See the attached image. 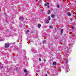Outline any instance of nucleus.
I'll return each mask as SVG.
<instances>
[{
  "mask_svg": "<svg viewBox=\"0 0 76 76\" xmlns=\"http://www.w3.org/2000/svg\"><path fill=\"white\" fill-rule=\"evenodd\" d=\"M68 72V69H67V71H66V72Z\"/></svg>",
  "mask_w": 76,
  "mask_h": 76,
  "instance_id": "obj_21",
  "label": "nucleus"
},
{
  "mask_svg": "<svg viewBox=\"0 0 76 76\" xmlns=\"http://www.w3.org/2000/svg\"><path fill=\"white\" fill-rule=\"evenodd\" d=\"M49 28H51L52 29H53V26H49Z\"/></svg>",
  "mask_w": 76,
  "mask_h": 76,
  "instance_id": "obj_8",
  "label": "nucleus"
},
{
  "mask_svg": "<svg viewBox=\"0 0 76 76\" xmlns=\"http://www.w3.org/2000/svg\"><path fill=\"white\" fill-rule=\"evenodd\" d=\"M27 32H29V30H27Z\"/></svg>",
  "mask_w": 76,
  "mask_h": 76,
  "instance_id": "obj_19",
  "label": "nucleus"
},
{
  "mask_svg": "<svg viewBox=\"0 0 76 76\" xmlns=\"http://www.w3.org/2000/svg\"><path fill=\"white\" fill-rule=\"evenodd\" d=\"M48 20H50V16H49L48 17Z\"/></svg>",
  "mask_w": 76,
  "mask_h": 76,
  "instance_id": "obj_9",
  "label": "nucleus"
},
{
  "mask_svg": "<svg viewBox=\"0 0 76 76\" xmlns=\"http://www.w3.org/2000/svg\"><path fill=\"white\" fill-rule=\"evenodd\" d=\"M71 21H72V19H70Z\"/></svg>",
  "mask_w": 76,
  "mask_h": 76,
  "instance_id": "obj_23",
  "label": "nucleus"
},
{
  "mask_svg": "<svg viewBox=\"0 0 76 76\" xmlns=\"http://www.w3.org/2000/svg\"><path fill=\"white\" fill-rule=\"evenodd\" d=\"M39 61H41V59L40 58H39Z\"/></svg>",
  "mask_w": 76,
  "mask_h": 76,
  "instance_id": "obj_15",
  "label": "nucleus"
},
{
  "mask_svg": "<svg viewBox=\"0 0 76 76\" xmlns=\"http://www.w3.org/2000/svg\"><path fill=\"white\" fill-rule=\"evenodd\" d=\"M17 69L18 68H16L15 69V70H17Z\"/></svg>",
  "mask_w": 76,
  "mask_h": 76,
  "instance_id": "obj_17",
  "label": "nucleus"
},
{
  "mask_svg": "<svg viewBox=\"0 0 76 76\" xmlns=\"http://www.w3.org/2000/svg\"><path fill=\"white\" fill-rule=\"evenodd\" d=\"M45 6H47V7H48H48H49V3H47L45 4Z\"/></svg>",
  "mask_w": 76,
  "mask_h": 76,
  "instance_id": "obj_3",
  "label": "nucleus"
},
{
  "mask_svg": "<svg viewBox=\"0 0 76 76\" xmlns=\"http://www.w3.org/2000/svg\"><path fill=\"white\" fill-rule=\"evenodd\" d=\"M41 25L40 24H39L38 25V28H41Z\"/></svg>",
  "mask_w": 76,
  "mask_h": 76,
  "instance_id": "obj_4",
  "label": "nucleus"
},
{
  "mask_svg": "<svg viewBox=\"0 0 76 76\" xmlns=\"http://www.w3.org/2000/svg\"><path fill=\"white\" fill-rule=\"evenodd\" d=\"M20 21H23V17H21L20 18Z\"/></svg>",
  "mask_w": 76,
  "mask_h": 76,
  "instance_id": "obj_2",
  "label": "nucleus"
},
{
  "mask_svg": "<svg viewBox=\"0 0 76 76\" xmlns=\"http://www.w3.org/2000/svg\"><path fill=\"white\" fill-rule=\"evenodd\" d=\"M28 74H25V75H26V76H28Z\"/></svg>",
  "mask_w": 76,
  "mask_h": 76,
  "instance_id": "obj_18",
  "label": "nucleus"
},
{
  "mask_svg": "<svg viewBox=\"0 0 76 76\" xmlns=\"http://www.w3.org/2000/svg\"><path fill=\"white\" fill-rule=\"evenodd\" d=\"M57 7H58V8H59V7H60L59 6V5H58L57 6Z\"/></svg>",
  "mask_w": 76,
  "mask_h": 76,
  "instance_id": "obj_16",
  "label": "nucleus"
},
{
  "mask_svg": "<svg viewBox=\"0 0 76 76\" xmlns=\"http://www.w3.org/2000/svg\"><path fill=\"white\" fill-rule=\"evenodd\" d=\"M46 23H49V20H48L45 22Z\"/></svg>",
  "mask_w": 76,
  "mask_h": 76,
  "instance_id": "obj_6",
  "label": "nucleus"
},
{
  "mask_svg": "<svg viewBox=\"0 0 76 76\" xmlns=\"http://www.w3.org/2000/svg\"><path fill=\"white\" fill-rule=\"evenodd\" d=\"M67 60H66L65 61V63H67Z\"/></svg>",
  "mask_w": 76,
  "mask_h": 76,
  "instance_id": "obj_14",
  "label": "nucleus"
},
{
  "mask_svg": "<svg viewBox=\"0 0 76 76\" xmlns=\"http://www.w3.org/2000/svg\"><path fill=\"white\" fill-rule=\"evenodd\" d=\"M72 29H73V27H72Z\"/></svg>",
  "mask_w": 76,
  "mask_h": 76,
  "instance_id": "obj_20",
  "label": "nucleus"
},
{
  "mask_svg": "<svg viewBox=\"0 0 76 76\" xmlns=\"http://www.w3.org/2000/svg\"><path fill=\"white\" fill-rule=\"evenodd\" d=\"M8 47H9V43H6L5 44V47L7 48Z\"/></svg>",
  "mask_w": 76,
  "mask_h": 76,
  "instance_id": "obj_1",
  "label": "nucleus"
},
{
  "mask_svg": "<svg viewBox=\"0 0 76 76\" xmlns=\"http://www.w3.org/2000/svg\"><path fill=\"white\" fill-rule=\"evenodd\" d=\"M51 17H52V18H54V15H51Z\"/></svg>",
  "mask_w": 76,
  "mask_h": 76,
  "instance_id": "obj_10",
  "label": "nucleus"
},
{
  "mask_svg": "<svg viewBox=\"0 0 76 76\" xmlns=\"http://www.w3.org/2000/svg\"><path fill=\"white\" fill-rule=\"evenodd\" d=\"M46 76H47V75L46 74Z\"/></svg>",
  "mask_w": 76,
  "mask_h": 76,
  "instance_id": "obj_22",
  "label": "nucleus"
},
{
  "mask_svg": "<svg viewBox=\"0 0 76 76\" xmlns=\"http://www.w3.org/2000/svg\"><path fill=\"white\" fill-rule=\"evenodd\" d=\"M63 29H61V34H62V33H63Z\"/></svg>",
  "mask_w": 76,
  "mask_h": 76,
  "instance_id": "obj_12",
  "label": "nucleus"
},
{
  "mask_svg": "<svg viewBox=\"0 0 76 76\" xmlns=\"http://www.w3.org/2000/svg\"><path fill=\"white\" fill-rule=\"evenodd\" d=\"M24 72H25V73L27 72V71L26 70V69H25L24 70Z\"/></svg>",
  "mask_w": 76,
  "mask_h": 76,
  "instance_id": "obj_11",
  "label": "nucleus"
},
{
  "mask_svg": "<svg viewBox=\"0 0 76 76\" xmlns=\"http://www.w3.org/2000/svg\"><path fill=\"white\" fill-rule=\"evenodd\" d=\"M53 65H54V66H56V62H54L53 63Z\"/></svg>",
  "mask_w": 76,
  "mask_h": 76,
  "instance_id": "obj_7",
  "label": "nucleus"
},
{
  "mask_svg": "<svg viewBox=\"0 0 76 76\" xmlns=\"http://www.w3.org/2000/svg\"><path fill=\"white\" fill-rule=\"evenodd\" d=\"M50 10H49L48 11V14H50Z\"/></svg>",
  "mask_w": 76,
  "mask_h": 76,
  "instance_id": "obj_13",
  "label": "nucleus"
},
{
  "mask_svg": "<svg viewBox=\"0 0 76 76\" xmlns=\"http://www.w3.org/2000/svg\"><path fill=\"white\" fill-rule=\"evenodd\" d=\"M67 15L69 16H71V14H70V13L69 12H67Z\"/></svg>",
  "mask_w": 76,
  "mask_h": 76,
  "instance_id": "obj_5",
  "label": "nucleus"
},
{
  "mask_svg": "<svg viewBox=\"0 0 76 76\" xmlns=\"http://www.w3.org/2000/svg\"><path fill=\"white\" fill-rule=\"evenodd\" d=\"M44 61H45V60H44Z\"/></svg>",
  "mask_w": 76,
  "mask_h": 76,
  "instance_id": "obj_25",
  "label": "nucleus"
},
{
  "mask_svg": "<svg viewBox=\"0 0 76 76\" xmlns=\"http://www.w3.org/2000/svg\"><path fill=\"white\" fill-rule=\"evenodd\" d=\"M2 68H3V66H2Z\"/></svg>",
  "mask_w": 76,
  "mask_h": 76,
  "instance_id": "obj_24",
  "label": "nucleus"
}]
</instances>
